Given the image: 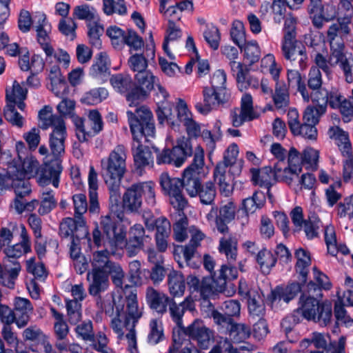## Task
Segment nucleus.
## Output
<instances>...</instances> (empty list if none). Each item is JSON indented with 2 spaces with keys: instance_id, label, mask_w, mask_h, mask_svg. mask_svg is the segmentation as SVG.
Instances as JSON below:
<instances>
[{
  "instance_id": "2",
  "label": "nucleus",
  "mask_w": 353,
  "mask_h": 353,
  "mask_svg": "<svg viewBox=\"0 0 353 353\" xmlns=\"http://www.w3.org/2000/svg\"><path fill=\"white\" fill-rule=\"evenodd\" d=\"M299 304L300 306L294 311L292 316L284 319L281 322V326L285 333L292 330V327L288 325L291 319L296 323V318L299 315L308 321L319 322L324 325L330 322L332 316L330 302L325 301L320 304L316 298L303 294L300 297Z\"/></svg>"
},
{
  "instance_id": "14",
  "label": "nucleus",
  "mask_w": 353,
  "mask_h": 353,
  "mask_svg": "<svg viewBox=\"0 0 353 353\" xmlns=\"http://www.w3.org/2000/svg\"><path fill=\"white\" fill-rule=\"evenodd\" d=\"M89 232L83 217L65 218L60 223L59 235L63 238L85 239Z\"/></svg>"
},
{
  "instance_id": "29",
  "label": "nucleus",
  "mask_w": 353,
  "mask_h": 353,
  "mask_svg": "<svg viewBox=\"0 0 353 353\" xmlns=\"http://www.w3.org/2000/svg\"><path fill=\"white\" fill-rule=\"evenodd\" d=\"M301 287L299 283H291L285 286H277L271 292L272 301H283L289 303L301 292Z\"/></svg>"
},
{
  "instance_id": "32",
  "label": "nucleus",
  "mask_w": 353,
  "mask_h": 353,
  "mask_svg": "<svg viewBox=\"0 0 353 353\" xmlns=\"http://www.w3.org/2000/svg\"><path fill=\"white\" fill-rule=\"evenodd\" d=\"M238 276V271L232 263L222 265L218 273H216L215 283H216V290L219 292H223L226 287L228 280L236 279Z\"/></svg>"
},
{
  "instance_id": "7",
  "label": "nucleus",
  "mask_w": 353,
  "mask_h": 353,
  "mask_svg": "<svg viewBox=\"0 0 353 353\" xmlns=\"http://www.w3.org/2000/svg\"><path fill=\"white\" fill-rule=\"evenodd\" d=\"M159 184L164 194L168 195L170 203L174 208L181 212L188 205V201L183 194L182 179L171 176L163 172L159 176Z\"/></svg>"
},
{
  "instance_id": "63",
  "label": "nucleus",
  "mask_w": 353,
  "mask_h": 353,
  "mask_svg": "<svg viewBox=\"0 0 353 353\" xmlns=\"http://www.w3.org/2000/svg\"><path fill=\"white\" fill-rule=\"evenodd\" d=\"M320 226V219L314 213L308 216V218L304 221L303 224V228L307 239H312L318 236Z\"/></svg>"
},
{
  "instance_id": "11",
  "label": "nucleus",
  "mask_w": 353,
  "mask_h": 353,
  "mask_svg": "<svg viewBox=\"0 0 353 353\" xmlns=\"http://www.w3.org/2000/svg\"><path fill=\"white\" fill-rule=\"evenodd\" d=\"M134 88L127 94L130 105H136L139 101L145 99L156 83V77L149 70L142 71L134 75Z\"/></svg>"
},
{
  "instance_id": "12",
  "label": "nucleus",
  "mask_w": 353,
  "mask_h": 353,
  "mask_svg": "<svg viewBox=\"0 0 353 353\" xmlns=\"http://www.w3.org/2000/svg\"><path fill=\"white\" fill-rule=\"evenodd\" d=\"M235 212L234 203L232 201H228L219 208V214L218 208L212 207L206 218L209 221L214 220L218 232L222 234H226L230 231L228 223L234 219Z\"/></svg>"
},
{
  "instance_id": "5",
  "label": "nucleus",
  "mask_w": 353,
  "mask_h": 353,
  "mask_svg": "<svg viewBox=\"0 0 353 353\" xmlns=\"http://www.w3.org/2000/svg\"><path fill=\"white\" fill-rule=\"evenodd\" d=\"M128 123L134 139L152 137L154 134V124L152 113L145 106L137 108L134 112L127 111Z\"/></svg>"
},
{
  "instance_id": "44",
  "label": "nucleus",
  "mask_w": 353,
  "mask_h": 353,
  "mask_svg": "<svg viewBox=\"0 0 353 353\" xmlns=\"http://www.w3.org/2000/svg\"><path fill=\"white\" fill-rule=\"evenodd\" d=\"M172 104L168 102L162 101L161 105L159 103L158 104V108L156 112L158 121L161 124H163L166 122L173 129H175L179 125L174 120V115L172 113Z\"/></svg>"
},
{
  "instance_id": "18",
  "label": "nucleus",
  "mask_w": 353,
  "mask_h": 353,
  "mask_svg": "<svg viewBox=\"0 0 353 353\" xmlns=\"http://www.w3.org/2000/svg\"><path fill=\"white\" fill-rule=\"evenodd\" d=\"M144 236L145 230L141 224H135L130 228L129 239L127 240L125 235L122 245V248L125 247L128 256L137 255L143 248Z\"/></svg>"
},
{
  "instance_id": "22",
  "label": "nucleus",
  "mask_w": 353,
  "mask_h": 353,
  "mask_svg": "<svg viewBox=\"0 0 353 353\" xmlns=\"http://www.w3.org/2000/svg\"><path fill=\"white\" fill-rule=\"evenodd\" d=\"M65 137L66 129L65 123L54 128L49 139L50 148L54 159H59L64 154Z\"/></svg>"
},
{
  "instance_id": "58",
  "label": "nucleus",
  "mask_w": 353,
  "mask_h": 353,
  "mask_svg": "<svg viewBox=\"0 0 353 353\" xmlns=\"http://www.w3.org/2000/svg\"><path fill=\"white\" fill-rule=\"evenodd\" d=\"M150 332L148 335V342L151 345H157L164 339L162 323L157 319H152L149 324Z\"/></svg>"
},
{
  "instance_id": "26",
  "label": "nucleus",
  "mask_w": 353,
  "mask_h": 353,
  "mask_svg": "<svg viewBox=\"0 0 353 353\" xmlns=\"http://www.w3.org/2000/svg\"><path fill=\"white\" fill-rule=\"evenodd\" d=\"M33 312L30 301L25 298L17 297L14 299V311L16 324L19 327H25L30 321V315Z\"/></svg>"
},
{
  "instance_id": "3",
  "label": "nucleus",
  "mask_w": 353,
  "mask_h": 353,
  "mask_svg": "<svg viewBox=\"0 0 353 353\" xmlns=\"http://www.w3.org/2000/svg\"><path fill=\"white\" fill-rule=\"evenodd\" d=\"M296 21L294 17H290L285 19L281 54L286 60L297 64L301 70H304L308 58L305 47L296 39Z\"/></svg>"
},
{
  "instance_id": "13",
  "label": "nucleus",
  "mask_w": 353,
  "mask_h": 353,
  "mask_svg": "<svg viewBox=\"0 0 353 353\" xmlns=\"http://www.w3.org/2000/svg\"><path fill=\"white\" fill-rule=\"evenodd\" d=\"M203 102L196 103L195 108L200 113L206 114L212 110L217 108L220 105L227 103L230 95L228 92L205 87L203 90Z\"/></svg>"
},
{
  "instance_id": "59",
  "label": "nucleus",
  "mask_w": 353,
  "mask_h": 353,
  "mask_svg": "<svg viewBox=\"0 0 353 353\" xmlns=\"http://www.w3.org/2000/svg\"><path fill=\"white\" fill-rule=\"evenodd\" d=\"M333 130L336 145L339 146L341 153L343 156H349L350 153H351V144L348 134L339 127H336Z\"/></svg>"
},
{
  "instance_id": "28",
  "label": "nucleus",
  "mask_w": 353,
  "mask_h": 353,
  "mask_svg": "<svg viewBox=\"0 0 353 353\" xmlns=\"http://www.w3.org/2000/svg\"><path fill=\"white\" fill-rule=\"evenodd\" d=\"M301 168H292L285 161H277L274 166V178L276 181L290 185L301 172Z\"/></svg>"
},
{
  "instance_id": "53",
  "label": "nucleus",
  "mask_w": 353,
  "mask_h": 353,
  "mask_svg": "<svg viewBox=\"0 0 353 353\" xmlns=\"http://www.w3.org/2000/svg\"><path fill=\"white\" fill-rule=\"evenodd\" d=\"M108 96V90L104 88H93L85 92L81 102L88 105H97L105 99Z\"/></svg>"
},
{
  "instance_id": "54",
  "label": "nucleus",
  "mask_w": 353,
  "mask_h": 353,
  "mask_svg": "<svg viewBox=\"0 0 353 353\" xmlns=\"http://www.w3.org/2000/svg\"><path fill=\"white\" fill-rule=\"evenodd\" d=\"M39 117L42 122L41 128L43 129H47L50 126L55 128L65 123L61 116L52 114L48 110V107H45L39 111Z\"/></svg>"
},
{
  "instance_id": "16",
  "label": "nucleus",
  "mask_w": 353,
  "mask_h": 353,
  "mask_svg": "<svg viewBox=\"0 0 353 353\" xmlns=\"http://www.w3.org/2000/svg\"><path fill=\"white\" fill-rule=\"evenodd\" d=\"M176 110L177 120L185 127L188 137L190 139L199 137L201 132V126L193 119L192 114L188 110V105L184 100L179 99Z\"/></svg>"
},
{
  "instance_id": "19",
  "label": "nucleus",
  "mask_w": 353,
  "mask_h": 353,
  "mask_svg": "<svg viewBox=\"0 0 353 353\" xmlns=\"http://www.w3.org/2000/svg\"><path fill=\"white\" fill-rule=\"evenodd\" d=\"M62 167L60 159H54L48 163H46L43 168L41 173L38 177V183L41 186H45L52 183L54 187L57 188L59 182V175Z\"/></svg>"
},
{
  "instance_id": "27",
  "label": "nucleus",
  "mask_w": 353,
  "mask_h": 353,
  "mask_svg": "<svg viewBox=\"0 0 353 353\" xmlns=\"http://www.w3.org/2000/svg\"><path fill=\"white\" fill-rule=\"evenodd\" d=\"M237 239L228 233L220 239L218 250L225 256L228 263H233L237 259Z\"/></svg>"
},
{
  "instance_id": "24",
  "label": "nucleus",
  "mask_w": 353,
  "mask_h": 353,
  "mask_svg": "<svg viewBox=\"0 0 353 353\" xmlns=\"http://www.w3.org/2000/svg\"><path fill=\"white\" fill-rule=\"evenodd\" d=\"M170 159L172 165L180 167L188 157L192 154V148L189 139H183L177 142V145L170 149Z\"/></svg>"
},
{
  "instance_id": "33",
  "label": "nucleus",
  "mask_w": 353,
  "mask_h": 353,
  "mask_svg": "<svg viewBox=\"0 0 353 353\" xmlns=\"http://www.w3.org/2000/svg\"><path fill=\"white\" fill-rule=\"evenodd\" d=\"M169 312L172 320L179 328H184L183 326L182 317L187 310H191L192 301L190 297H186L183 301L177 304L172 299L169 302Z\"/></svg>"
},
{
  "instance_id": "56",
  "label": "nucleus",
  "mask_w": 353,
  "mask_h": 353,
  "mask_svg": "<svg viewBox=\"0 0 353 353\" xmlns=\"http://www.w3.org/2000/svg\"><path fill=\"white\" fill-rule=\"evenodd\" d=\"M330 340L331 336L329 334L314 332L312 334L310 339H303L301 342V345L307 347L309 344L312 343L316 348L325 350Z\"/></svg>"
},
{
  "instance_id": "41",
  "label": "nucleus",
  "mask_w": 353,
  "mask_h": 353,
  "mask_svg": "<svg viewBox=\"0 0 353 353\" xmlns=\"http://www.w3.org/2000/svg\"><path fill=\"white\" fill-rule=\"evenodd\" d=\"M20 270L21 265L19 262H13L12 268H10V265L5 263L4 268L0 271V283L8 288H13L14 280Z\"/></svg>"
},
{
  "instance_id": "15",
  "label": "nucleus",
  "mask_w": 353,
  "mask_h": 353,
  "mask_svg": "<svg viewBox=\"0 0 353 353\" xmlns=\"http://www.w3.org/2000/svg\"><path fill=\"white\" fill-rule=\"evenodd\" d=\"M186 335L196 341L201 349H208L213 341V332L205 327L203 323L196 319L187 327L184 331Z\"/></svg>"
},
{
  "instance_id": "36",
  "label": "nucleus",
  "mask_w": 353,
  "mask_h": 353,
  "mask_svg": "<svg viewBox=\"0 0 353 353\" xmlns=\"http://www.w3.org/2000/svg\"><path fill=\"white\" fill-rule=\"evenodd\" d=\"M90 206L89 211L94 213L99 211L97 173L93 166L90 167L88 174Z\"/></svg>"
},
{
  "instance_id": "55",
  "label": "nucleus",
  "mask_w": 353,
  "mask_h": 353,
  "mask_svg": "<svg viewBox=\"0 0 353 353\" xmlns=\"http://www.w3.org/2000/svg\"><path fill=\"white\" fill-rule=\"evenodd\" d=\"M57 205L52 190H43L41 192L40 205L38 212L40 215H45L50 213Z\"/></svg>"
},
{
  "instance_id": "62",
  "label": "nucleus",
  "mask_w": 353,
  "mask_h": 353,
  "mask_svg": "<svg viewBox=\"0 0 353 353\" xmlns=\"http://www.w3.org/2000/svg\"><path fill=\"white\" fill-rule=\"evenodd\" d=\"M325 112L326 109L322 105H308L304 111L303 121L316 125Z\"/></svg>"
},
{
  "instance_id": "23",
  "label": "nucleus",
  "mask_w": 353,
  "mask_h": 353,
  "mask_svg": "<svg viewBox=\"0 0 353 353\" xmlns=\"http://www.w3.org/2000/svg\"><path fill=\"white\" fill-rule=\"evenodd\" d=\"M145 298L150 308L160 314L166 312L167 306L171 301V298L152 287H148L146 289Z\"/></svg>"
},
{
  "instance_id": "51",
  "label": "nucleus",
  "mask_w": 353,
  "mask_h": 353,
  "mask_svg": "<svg viewBox=\"0 0 353 353\" xmlns=\"http://www.w3.org/2000/svg\"><path fill=\"white\" fill-rule=\"evenodd\" d=\"M307 97H302L305 102H309L310 100L316 103V105H322L327 109L328 104V92L322 88L316 90H312L311 92L306 88Z\"/></svg>"
},
{
  "instance_id": "52",
  "label": "nucleus",
  "mask_w": 353,
  "mask_h": 353,
  "mask_svg": "<svg viewBox=\"0 0 353 353\" xmlns=\"http://www.w3.org/2000/svg\"><path fill=\"white\" fill-rule=\"evenodd\" d=\"M256 261L263 272H269L270 270L275 265L276 257L268 250L263 248L256 254Z\"/></svg>"
},
{
  "instance_id": "4",
  "label": "nucleus",
  "mask_w": 353,
  "mask_h": 353,
  "mask_svg": "<svg viewBox=\"0 0 353 353\" xmlns=\"http://www.w3.org/2000/svg\"><path fill=\"white\" fill-rule=\"evenodd\" d=\"M125 149L123 145H118L110 152L108 158L101 160L102 175L109 190L115 193L120 190L121 179L126 170Z\"/></svg>"
},
{
  "instance_id": "42",
  "label": "nucleus",
  "mask_w": 353,
  "mask_h": 353,
  "mask_svg": "<svg viewBox=\"0 0 353 353\" xmlns=\"http://www.w3.org/2000/svg\"><path fill=\"white\" fill-rule=\"evenodd\" d=\"M295 257L297 259L296 271L301 276V281L305 283L308 273L307 268L311 263L310 254L304 249L299 248L295 252Z\"/></svg>"
},
{
  "instance_id": "25",
  "label": "nucleus",
  "mask_w": 353,
  "mask_h": 353,
  "mask_svg": "<svg viewBox=\"0 0 353 353\" xmlns=\"http://www.w3.org/2000/svg\"><path fill=\"white\" fill-rule=\"evenodd\" d=\"M88 291L92 296H98L101 300L99 295L101 292L105 291L109 286V279L106 272L101 271H91L88 274V280H90Z\"/></svg>"
},
{
  "instance_id": "46",
  "label": "nucleus",
  "mask_w": 353,
  "mask_h": 353,
  "mask_svg": "<svg viewBox=\"0 0 353 353\" xmlns=\"http://www.w3.org/2000/svg\"><path fill=\"white\" fill-rule=\"evenodd\" d=\"M141 198L144 196L145 202L150 206L156 204L155 183L151 181L133 184Z\"/></svg>"
},
{
  "instance_id": "39",
  "label": "nucleus",
  "mask_w": 353,
  "mask_h": 353,
  "mask_svg": "<svg viewBox=\"0 0 353 353\" xmlns=\"http://www.w3.org/2000/svg\"><path fill=\"white\" fill-rule=\"evenodd\" d=\"M109 255L110 252L107 249L95 252L92 261V271L106 272L115 263L114 261L110 259Z\"/></svg>"
},
{
  "instance_id": "45",
  "label": "nucleus",
  "mask_w": 353,
  "mask_h": 353,
  "mask_svg": "<svg viewBox=\"0 0 353 353\" xmlns=\"http://www.w3.org/2000/svg\"><path fill=\"white\" fill-rule=\"evenodd\" d=\"M39 24L36 26L37 40L45 52L47 57H50L53 52V47L49 43V37L47 31L43 29L46 22V16L42 14L39 19Z\"/></svg>"
},
{
  "instance_id": "57",
  "label": "nucleus",
  "mask_w": 353,
  "mask_h": 353,
  "mask_svg": "<svg viewBox=\"0 0 353 353\" xmlns=\"http://www.w3.org/2000/svg\"><path fill=\"white\" fill-rule=\"evenodd\" d=\"M244 52V59L249 65L259 61L261 57V51L256 41H248L243 44L241 51Z\"/></svg>"
},
{
  "instance_id": "20",
  "label": "nucleus",
  "mask_w": 353,
  "mask_h": 353,
  "mask_svg": "<svg viewBox=\"0 0 353 353\" xmlns=\"http://www.w3.org/2000/svg\"><path fill=\"white\" fill-rule=\"evenodd\" d=\"M142 139H134L132 144V152L134 164L137 169H141L147 165H152L154 157L150 149L141 143Z\"/></svg>"
},
{
  "instance_id": "49",
  "label": "nucleus",
  "mask_w": 353,
  "mask_h": 353,
  "mask_svg": "<svg viewBox=\"0 0 353 353\" xmlns=\"http://www.w3.org/2000/svg\"><path fill=\"white\" fill-rule=\"evenodd\" d=\"M350 32L351 28L350 25L337 19L336 23H332L329 27L327 32V37L330 46H332L337 37L342 38L344 36L348 35Z\"/></svg>"
},
{
  "instance_id": "9",
  "label": "nucleus",
  "mask_w": 353,
  "mask_h": 353,
  "mask_svg": "<svg viewBox=\"0 0 353 353\" xmlns=\"http://www.w3.org/2000/svg\"><path fill=\"white\" fill-rule=\"evenodd\" d=\"M99 223V227L105 236L104 245L112 250L121 249L124 243L125 230L123 227L118 228L116 221L109 214L102 216Z\"/></svg>"
},
{
  "instance_id": "21",
  "label": "nucleus",
  "mask_w": 353,
  "mask_h": 353,
  "mask_svg": "<svg viewBox=\"0 0 353 353\" xmlns=\"http://www.w3.org/2000/svg\"><path fill=\"white\" fill-rule=\"evenodd\" d=\"M21 230V236L22 241L19 243H17L12 246H8L4 250V253L6 256V261L4 263L8 262L13 264V262H18L16 259L22 256L23 254L27 253L30 251V247L28 241V234L26 228L23 225H20Z\"/></svg>"
},
{
  "instance_id": "64",
  "label": "nucleus",
  "mask_w": 353,
  "mask_h": 353,
  "mask_svg": "<svg viewBox=\"0 0 353 353\" xmlns=\"http://www.w3.org/2000/svg\"><path fill=\"white\" fill-rule=\"evenodd\" d=\"M264 204V196L262 193L255 192L252 196L245 199L243 207L247 214L254 213Z\"/></svg>"
},
{
  "instance_id": "8",
  "label": "nucleus",
  "mask_w": 353,
  "mask_h": 353,
  "mask_svg": "<svg viewBox=\"0 0 353 353\" xmlns=\"http://www.w3.org/2000/svg\"><path fill=\"white\" fill-rule=\"evenodd\" d=\"M76 136L79 141L86 142L103 129V121L100 113L93 110L90 111L88 119H74Z\"/></svg>"
},
{
  "instance_id": "43",
  "label": "nucleus",
  "mask_w": 353,
  "mask_h": 353,
  "mask_svg": "<svg viewBox=\"0 0 353 353\" xmlns=\"http://www.w3.org/2000/svg\"><path fill=\"white\" fill-rule=\"evenodd\" d=\"M51 313L55 319L54 324V335L57 341H64L69 333V327L64 320L63 315L54 307L50 308Z\"/></svg>"
},
{
  "instance_id": "38",
  "label": "nucleus",
  "mask_w": 353,
  "mask_h": 353,
  "mask_svg": "<svg viewBox=\"0 0 353 353\" xmlns=\"http://www.w3.org/2000/svg\"><path fill=\"white\" fill-rule=\"evenodd\" d=\"M239 154V149L236 144L230 145L226 150L223 160L217 164H223L225 168H230L229 172L232 174H239L241 172V167L236 165V158Z\"/></svg>"
},
{
  "instance_id": "34",
  "label": "nucleus",
  "mask_w": 353,
  "mask_h": 353,
  "mask_svg": "<svg viewBox=\"0 0 353 353\" xmlns=\"http://www.w3.org/2000/svg\"><path fill=\"white\" fill-rule=\"evenodd\" d=\"M272 98L277 110H285L290 104V94L286 84L283 81H277Z\"/></svg>"
},
{
  "instance_id": "47",
  "label": "nucleus",
  "mask_w": 353,
  "mask_h": 353,
  "mask_svg": "<svg viewBox=\"0 0 353 353\" xmlns=\"http://www.w3.org/2000/svg\"><path fill=\"white\" fill-rule=\"evenodd\" d=\"M229 336L234 343H241L249 339L251 335L250 327L244 323L234 321L228 330Z\"/></svg>"
},
{
  "instance_id": "37",
  "label": "nucleus",
  "mask_w": 353,
  "mask_h": 353,
  "mask_svg": "<svg viewBox=\"0 0 353 353\" xmlns=\"http://www.w3.org/2000/svg\"><path fill=\"white\" fill-rule=\"evenodd\" d=\"M110 82L117 92L126 95L134 85L131 77L129 74L122 73L112 75L110 79Z\"/></svg>"
},
{
  "instance_id": "30",
  "label": "nucleus",
  "mask_w": 353,
  "mask_h": 353,
  "mask_svg": "<svg viewBox=\"0 0 353 353\" xmlns=\"http://www.w3.org/2000/svg\"><path fill=\"white\" fill-rule=\"evenodd\" d=\"M144 223L148 230H157L156 236H170L171 225L170 221L164 216L155 219L150 213L146 216L143 215Z\"/></svg>"
},
{
  "instance_id": "10",
  "label": "nucleus",
  "mask_w": 353,
  "mask_h": 353,
  "mask_svg": "<svg viewBox=\"0 0 353 353\" xmlns=\"http://www.w3.org/2000/svg\"><path fill=\"white\" fill-rule=\"evenodd\" d=\"M27 90L23 88L19 83L14 81L12 89L6 90L7 105L3 113L6 119L19 128L23 125V117L15 110L17 99H26Z\"/></svg>"
},
{
  "instance_id": "48",
  "label": "nucleus",
  "mask_w": 353,
  "mask_h": 353,
  "mask_svg": "<svg viewBox=\"0 0 353 353\" xmlns=\"http://www.w3.org/2000/svg\"><path fill=\"white\" fill-rule=\"evenodd\" d=\"M248 307L250 315L253 319L263 317L265 305L259 294H248Z\"/></svg>"
},
{
  "instance_id": "61",
  "label": "nucleus",
  "mask_w": 353,
  "mask_h": 353,
  "mask_svg": "<svg viewBox=\"0 0 353 353\" xmlns=\"http://www.w3.org/2000/svg\"><path fill=\"white\" fill-rule=\"evenodd\" d=\"M288 87H296L302 97H307L306 85L302 80L300 72L296 70H288L287 72Z\"/></svg>"
},
{
  "instance_id": "50",
  "label": "nucleus",
  "mask_w": 353,
  "mask_h": 353,
  "mask_svg": "<svg viewBox=\"0 0 353 353\" xmlns=\"http://www.w3.org/2000/svg\"><path fill=\"white\" fill-rule=\"evenodd\" d=\"M216 194V188L213 182L207 181L201 183L199 187L197 196L203 205H212Z\"/></svg>"
},
{
  "instance_id": "60",
  "label": "nucleus",
  "mask_w": 353,
  "mask_h": 353,
  "mask_svg": "<svg viewBox=\"0 0 353 353\" xmlns=\"http://www.w3.org/2000/svg\"><path fill=\"white\" fill-rule=\"evenodd\" d=\"M179 215L180 218L173 226L174 237L176 241L183 242L188 238V219L184 215L183 210L179 212Z\"/></svg>"
},
{
  "instance_id": "6",
  "label": "nucleus",
  "mask_w": 353,
  "mask_h": 353,
  "mask_svg": "<svg viewBox=\"0 0 353 353\" xmlns=\"http://www.w3.org/2000/svg\"><path fill=\"white\" fill-rule=\"evenodd\" d=\"M204 166V152L200 148H196L192 163L184 170L182 175V189L190 197H196L202 181L200 174Z\"/></svg>"
},
{
  "instance_id": "31",
  "label": "nucleus",
  "mask_w": 353,
  "mask_h": 353,
  "mask_svg": "<svg viewBox=\"0 0 353 353\" xmlns=\"http://www.w3.org/2000/svg\"><path fill=\"white\" fill-rule=\"evenodd\" d=\"M142 205V199L132 184L123 195L122 208L130 213H137Z\"/></svg>"
},
{
  "instance_id": "35",
  "label": "nucleus",
  "mask_w": 353,
  "mask_h": 353,
  "mask_svg": "<svg viewBox=\"0 0 353 353\" xmlns=\"http://www.w3.org/2000/svg\"><path fill=\"white\" fill-rule=\"evenodd\" d=\"M168 285L170 294L174 297L183 295L185 290V280L183 275L176 270L168 274Z\"/></svg>"
},
{
  "instance_id": "17",
  "label": "nucleus",
  "mask_w": 353,
  "mask_h": 353,
  "mask_svg": "<svg viewBox=\"0 0 353 353\" xmlns=\"http://www.w3.org/2000/svg\"><path fill=\"white\" fill-rule=\"evenodd\" d=\"M39 162L32 157H26L19 161L13 160L8 163V174L19 178L30 177L37 172Z\"/></svg>"
},
{
  "instance_id": "1",
  "label": "nucleus",
  "mask_w": 353,
  "mask_h": 353,
  "mask_svg": "<svg viewBox=\"0 0 353 353\" xmlns=\"http://www.w3.org/2000/svg\"><path fill=\"white\" fill-rule=\"evenodd\" d=\"M137 290L126 285L125 286V297L119 296L117 301H114L117 315L124 317V325L126 326L125 337L130 347H135L137 345L135 326L142 316V309L139 307Z\"/></svg>"
},
{
  "instance_id": "40",
  "label": "nucleus",
  "mask_w": 353,
  "mask_h": 353,
  "mask_svg": "<svg viewBox=\"0 0 353 353\" xmlns=\"http://www.w3.org/2000/svg\"><path fill=\"white\" fill-rule=\"evenodd\" d=\"M252 181L255 185L270 188L272 186V176H274V170L270 167H265L261 170L257 168L250 169Z\"/></svg>"
}]
</instances>
